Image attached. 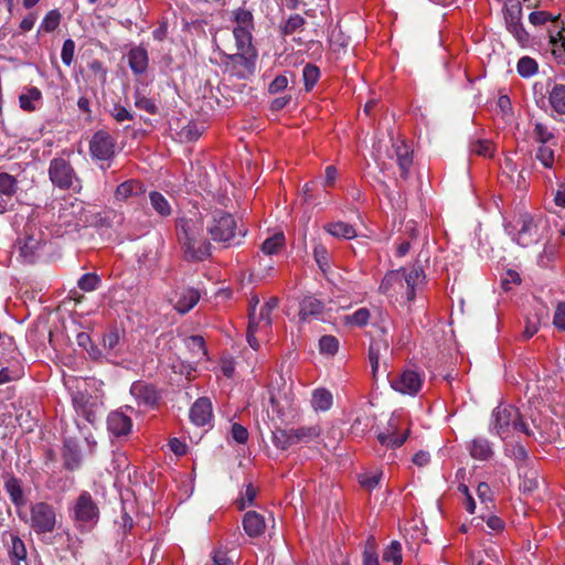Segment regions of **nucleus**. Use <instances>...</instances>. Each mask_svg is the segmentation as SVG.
Returning a JSON list of instances; mask_svg holds the SVG:
<instances>
[{"label":"nucleus","mask_w":565,"mask_h":565,"mask_svg":"<svg viewBox=\"0 0 565 565\" xmlns=\"http://www.w3.org/2000/svg\"><path fill=\"white\" fill-rule=\"evenodd\" d=\"M505 232L521 247L537 245L550 237L551 228L543 214H520L512 223L505 225Z\"/></svg>","instance_id":"nucleus-1"},{"label":"nucleus","mask_w":565,"mask_h":565,"mask_svg":"<svg viewBox=\"0 0 565 565\" xmlns=\"http://www.w3.org/2000/svg\"><path fill=\"white\" fill-rule=\"evenodd\" d=\"M178 235L188 259L203 260L211 254V245L204 234L200 217H182L178 221Z\"/></svg>","instance_id":"nucleus-2"},{"label":"nucleus","mask_w":565,"mask_h":565,"mask_svg":"<svg viewBox=\"0 0 565 565\" xmlns=\"http://www.w3.org/2000/svg\"><path fill=\"white\" fill-rule=\"evenodd\" d=\"M233 35L237 53L231 55V58L246 68H250L256 58V50L252 43V31L254 30L253 14L244 8H238L233 11Z\"/></svg>","instance_id":"nucleus-3"},{"label":"nucleus","mask_w":565,"mask_h":565,"mask_svg":"<svg viewBox=\"0 0 565 565\" xmlns=\"http://www.w3.org/2000/svg\"><path fill=\"white\" fill-rule=\"evenodd\" d=\"M490 430L502 439L515 431L536 438L535 433L522 420L519 409L509 404H501L492 412Z\"/></svg>","instance_id":"nucleus-4"},{"label":"nucleus","mask_w":565,"mask_h":565,"mask_svg":"<svg viewBox=\"0 0 565 565\" xmlns=\"http://www.w3.org/2000/svg\"><path fill=\"white\" fill-rule=\"evenodd\" d=\"M246 228H237L234 217L224 211H214L209 225V233L216 242L239 244L246 235Z\"/></svg>","instance_id":"nucleus-5"},{"label":"nucleus","mask_w":565,"mask_h":565,"mask_svg":"<svg viewBox=\"0 0 565 565\" xmlns=\"http://www.w3.org/2000/svg\"><path fill=\"white\" fill-rule=\"evenodd\" d=\"M504 20L508 31L518 43L525 47L530 44V34L522 23V4L519 0H508L504 6Z\"/></svg>","instance_id":"nucleus-6"},{"label":"nucleus","mask_w":565,"mask_h":565,"mask_svg":"<svg viewBox=\"0 0 565 565\" xmlns=\"http://www.w3.org/2000/svg\"><path fill=\"white\" fill-rule=\"evenodd\" d=\"M56 514L52 505L38 502L31 507L30 526L36 534H45L54 531Z\"/></svg>","instance_id":"nucleus-7"},{"label":"nucleus","mask_w":565,"mask_h":565,"mask_svg":"<svg viewBox=\"0 0 565 565\" xmlns=\"http://www.w3.org/2000/svg\"><path fill=\"white\" fill-rule=\"evenodd\" d=\"M273 311L267 310L262 306L259 311L255 312V306L252 305V308L248 310V327H247V342L254 349L257 350L259 348V343L255 337L256 333H267L268 329L271 326V315Z\"/></svg>","instance_id":"nucleus-8"},{"label":"nucleus","mask_w":565,"mask_h":565,"mask_svg":"<svg viewBox=\"0 0 565 565\" xmlns=\"http://www.w3.org/2000/svg\"><path fill=\"white\" fill-rule=\"evenodd\" d=\"M43 242V233L34 225L28 224L23 237L19 239L20 255L28 263L34 260L35 254Z\"/></svg>","instance_id":"nucleus-9"},{"label":"nucleus","mask_w":565,"mask_h":565,"mask_svg":"<svg viewBox=\"0 0 565 565\" xmlns=\"http://www.w3.org/2000/svg\"><path fill=\"white\" fill-rule=\"evenodd\" d=\"M115 148L116 142L114 138L103 130L95 132L89 142L93 158L100 161L110 160L115 154Z\"/></svg>","instance_id":"nucleus-10"},{"label":"nucleus","mask_w":565,"mask_h":565,"mask_svg":"<svg viewBox=\"0 0 565 565\" xmlns=\"http://www.w3.org/2000/svg\"><path fill=\"white\" fill-rule=\"evenodd\" d=\"M49 174L52 183L61 189L73 186L75 179L71 164L61 158H55L50 163Z\"/></svg>","instance_id":"nucleus-11"},{"label":"nucleus","mask_w":565,"mask_h":565,"mask_svg":"<svg viewBox=\"0 0 565 565\" xmlns=\"http://www.w3.org/2000/svg\"><path fill=\"white\" fill-rule=\"evenodd\" d=\"M423 385V376L414 370H405L395 379L391 380V386L396 392L416 395Z\"/></svg>","instance_id":"nucleus-12"},{"label":"nucleus","mask_w":565,"mask_h":565,"mask_svg":"<svg viewBox=\"0 0 565 565\" xmlns=\"http://www.w3.org/2000/svg\"><path fill=\"white\" fill-rule=\"evenodd\" d=\"M73 406L79 416L92 424L97 419L100 409L98 399L83 392L73 395Z\"/></svg>","instance_id":"nucleus-13"},{"label":"nucleus","mask_w":565,"mask_h":565,"mask_svg":"<svg viewBox=\"0 0 565 565\" xmlns=\"http://www.w3.org/2000/svg\"><path fill=\"white\" fill-rule=\"evenodd\" d=\"M2 542L7 548L8 555L12 565H26V547L18 533L13 531H6L2 534Z\"/></svg>","instance_id":"nucleus-14"},{"label":"nucleus","mask_w":565,"mask_h":565,"mask_svg":"<svg viewBox=\"0 0 565 565\" xmlns=\"http://www.w3.org/2000/svg\"><path fill=\"white\" fill-rule=\"evenodd\" d=\"M74 518L79 523H96L98 519V508L94 503L88 492H83L74 507Z\"/></svg>","instance_id":"nucleus-15"},{"label":"nucleus","mask_w":565,"mask_h":565,"mask_svg":"<svg viewBox=\"0 0 565 565\" xmlns=\"http://www.w3.org/2000/svg\"><path fill=\"white\" fill-rule=\"evenodd\" d=\"M201 294L198 289L186 287L175 291L174 298H171L170 301L178 312L186 313L199 302Z\"/></svg>","instance_id":"nucleus-16"},{"label":"nucleus","mask_w":565,"mask_h":565,"mask_svg":"<svg viewBox=\"0 0 565 565\" xmlns=\"http://www.w3.org/2000/svg\"><path fill=\"white\" fill-rule=\"evenodd\" d=\"M548 319V308L544 303H537L533 308V313H530L525 319V328L523 338H532L540 329L541 324L545 323Z\"/></svg>","instance_id":"nucleus-17"},{"label":"nucleus","mask_w":565,"mask_h":565,"mask_svg":"<svg viewBox=\"0 0 565 565\" xmlns=\"http://www.w3.org/2000/svg\"><path fill=\"white\" fill-rule=\"evenodd\" d=\"M130 394L135 397L138 405L154 406L158 402V393L151 384L142 381L134 382L130 387Z\"/></svg>","instance_id":"nucleus-18"},{"label":"nucleus","mask_w":565,"mask_h":565,"mask_svg":"<svg viewBox=\"0 0 565 565\" xmlns=\"http://www.w3.org/2000/svg\"><path fill=\"white\" fill-rule=\"evenodd\" d=\"M213 417L212 403L209 398H199L190 409V418L196 426H205Z\"/></svg>","instance_id":"nucleus-19"},{"label":"nucleus","mask_w":565,"mask_h":565,"mask_svg":"<svg viewBox=\"0 0 565 565\" xmlns=\"http://www.w3.org/2000/svg\"><path fill=\"white\" fill-rule=\"evenodd\" d=\"M562 154L558 151V145H539L535 149V160L539 161L545 169H555V166L561 161Z\"/></svg>","instance_id":"nucleus-20"},{"label":"nucleus","mask_w":565,"mask_h":565,"mask_svg":"<svg viewBox=\"0 0 565 565\" xmlns=\"http://www.w3.org/2000/svg\"><path fill=\"white\" fill-rule=\"evenodd\" d=\"M398 425H399L398 417L393 415L388 420L386 433H381L377 435V439L381 443V445L386 446L388 448H397V447H401L405 443V440L407 438L406 433L396 436V430H397Z\"/></svg>","instance_id":"nucleus-21"},{"label":"nucleus","mask_w":565,"mask_h":565,"mask_svg":"<svg viewBox=\"0 0 565 565\" xmlns=\"http://www.w3.org/2000/svg\"><path fill=\"white\" fill-rule=\"evenodd\" d=\"M107 427L110 434L120 437L130 433L132 423L129 416L117 411L108 415Z\"/></svg>","instance_id":"nucleus-22"},{"label":"nucleus","mask_w":565,"mask_h":565,"mask_svg":"<svg viewBox=\"0 0 565 565\" xmlns=\"http://www.w3.org/2000/svg\"><path fill=\"white\" fill-rule=\"evenodd\" d=\"M402 277L399 278V288L406 287L407 300L412 301L415 298V287L424 278V273L418 267H412L409 269H399Z\"/></svg>","instance_id":"nucleus-23"},{"label":"nucleus","mask_w":565,"mask_h":565,"mask_svg":"<svg viewBox=\"0 0 565 565\" xmlns=\"http://www.w3.org/2000/svg\"><path fill=\"white\" fill-rule=\"evenodd\" d=\"M243 527L248 536L257 537L265 531V519L262 514L255 511H248L244 514Z\"/></svg>","instance_id":"nucleus-24"},{"label":"nucleus","mask_w":565,"mask_h":565,"mask_svg":"<svg viewBox=\"0 0 565 565\" xmlns=\"http://www.w3.org/2000/svg\"><path fill=\"white\" fill-rule=\"evenodd\" d=\"M323 312V303L315 297L307 296L300 302L299 319L308 321L311 318L318 319Z\"/></svg>","instance_id":"nucleus-25"},{"label":"nucleus","mask_w":565,"mask_h":565,"mask_svg":"<svg viewBox=\"0 0 565 565\" xmlns=\"http://www.w3.org/2000/svg\"><path fill=\"white\" fill-rule=\"evenodd\" d=\"M41 100V90L35 86H30L19 96V106L24 111H34L39 108Z\"/></svg>","instance_id":"nucleus-26"},{"label":"nucleus","mask_w":565,"mask_h":565,"mask_svg":"<svg viewBox=\"0 0 565 565\" xmlns=\"http://www.w3.org/2000/svg\"><path fill=\"white\" fill-rule=\"evenodd\" d=\"M470 456L476 460H488L493 455V449L488 439L478 437L471 440L469 445Z\"/></svg>","instance_id":"nucleus-27"},{"label":"nucleus","mask_w":565,"mask_h":565,"mask_svg":"<svg viewBox=\"0 0 565 565\" xmlns=\"http://www.w3.org/2000/svg\"><path fill=\"white\" fill-rule=\"evenodd\" d=\"M128 63L135 74H142L148 67V53L143 47H134L128 53Z\"/></svg>","instance_id":"nucleus-28"},{"label":"nucleus","mask_w":565,"mask_h":565,"mask_svg":"<svg viewBox=\"0 0 565 565\" xmlns=\"http://www.w3.org/2000/svg\"><path fill=\"white\" fill-rule=\"evenodd\" d=\"M547 93L552 109L559 115H565V85L553 84Z\"/></svg>","instance_id":"nucleus-29"},{"label":"nucleus","mask_w":565,"mask_h":565,"mask_svg":"<svg viewBox=\"0 0 565 565\" xmlns=\"http://www.w3.org/2000/svg\"><path fill=\"white\" fill-rule=\"evenodd\" d=\"M552 53L559 64H565V34L563 31L548 30Z\"/></svg>","instance_id":"nucleus-30"},{"label":"nucleus","mask_w":565,"mask_h":565,"mask_svg":"<svg viewBox=\"0 0 565 565\" xmlns=\"http://www.w3.org/2000/svg\"><path fill=\"white\" fill-rule=\"evenodd\" d=\"M393 148L395 151L397 164L401 170V177L407 178L408 170L413 162L409 147L404 143V141H402L401 143L394 145Z\"/></svg>","instance_id":"nucleus-31"},{"label":"nucleus","mask_w":565,"mask_h":565,"mask_svg":"<svg viewBox=\"0 0 565 565\" xmlns=\"http://www.w3.org/2000/svg\"><path fill=\"white\" fill-rule=\"evenodd\" d=\"M533 126V139L537 146L557 143L555 132L548 126L541 121H535Z\"/></svg>","instance_id":"nucleus-32"},{"label":"nucleus","mask_w":565,"mask_h":565,"mask_svg":"<svg viewBox=\"0 0 565 565\" xmlns=\"http://www.w3.org/2000/svg\"><path fill=\"white\" fill-rule=\"evenodd\" d=\"M333 404V396L330 391L326 388H316L312 392L311 405L315 411L326 412L331 408Z\"/></svg>","instance_id":"nucleus-33"},{"label":"nucleus","mask_w":565,"mask_h":565,"mask_svg":"<svg viewBox=\"0 0 565 565\" xmlns=\"http://www.w3.org/2000/svg\"><path fill=\"white\" fill-rule=\"evenodd\" d=\"M326 231L334 237L351 239L356 236L355 228L344 222H332L324 226Z\"/></svg>","instance_id":"nucleus-34"},{"label":"nucleus","mask_w":565,"mask_h":565,"mask_svg":"<svg viewBox=\"0 0 565 565\" xmlns=\"http://www.w3.org/2000/svg\"><path fill=\"white\" fill-rule=\"evenodd\" d=\"M149 201L151 207L161 217H168L172 213V207L167 198L160 192L152 191L149 193Z\"/></svg>","instance_id":"nucleus-35"},{"label":"nucleus","mask_w":565,"mask_h":565,"mask_svg":"<svg viewBox=\"0 0 565 565\" xmlns=\"http://www.w3.org/2000/svg\"><path fill=\"white\" fill-rule=\"evenodd\" d=\"M4 489L8 492V494L10 495V499L15 507H22L25 504V498L23 494V490H22L20 481L17 478H14V477L8 478L4 481Z\"/></svg>","instance_id":"nucleus-36"},{"label":"nucleus","mask_w":565,"mask_h":565,"mask_svg":"<svg viewBox=\"0 0 565 565\" xmlns=\"http://www.w3.org/2000/svg\"><path fill=\"white\" fill-rule=\"evenodd\" d=\"M388 350V343L385 340H376L372 341L369 348V360L372 367V374L375 377L377 370H379V363H380V356L382 352H386Z\"/></svg>","instance_id":"nucleus-37"},{"label":"nucleus","mask_w":565,"mask_h":565,"mask_svg":"<svg viewBox=\"0 0 565 565\" xmlns=\"http://www.w3.org/2000/svg\"><path fill=\"white\" fill-rule=\"evenodd\" d=\"M64 465L68 470L77 469L81 465V451L72 441L64 444L63 450Z\"/></svg>","instance_id":"nucleus-38"},{"label":"nucleus","mask_w":565,"mask_h":565,"mask_svg":"<svg viewBox=\"0 0 565 565\" xmlns=\"http://www.w3.org/2000/svg\"><path fill=\"white\" fill-rule=\"evenodd\" d=\"M186 349L195 361H202L206 356L204 340L200 335H191L184 340Z\"/></svg>","instance_id":"nucleus-39"},{"label":"nucleus","mask_w":565,"mask_h":565,"mask_svg":"<svg viewBox=\"0 0 565 565\" xmlns=\"http://www.w3.org/2000/svg\"><path fill=\"white\" fill-rule=\"evenodd\" d=\"M121 339L119 332L110 330L103 337V348L110 355H117L121 351Z\"/></svg>","instance_id":"nucleus-40"},{"label":"nucleus","mask_w":565,"mask_h":565,"mask_svg":"<svg viewBox=\"0 0 565 565\" xmlns=\"http://www.w3.org/2000/svg\"><path fill=\"white\" fill-rule=\"evenodd\" d=\"M273 444L276 448L286 450L296 445L292 428L291 429H277L273 433Z\"/></svg>","instance_id":"nucleus-41"},{"label":"nucleus","mask_w":565,"mask_h":565,"mask_svg":"<svg viewBox=\"0 0 565 565\" xmlns=\"http://www.w3.org/2000/svg\"><path fill=\"white\" fill-rule=\"evenodd\" d=\"M532 423L539 430L540 438L543 441H552L558 435L557 424H554L550 420H540V423H536L535 419H533Z\"/></svg>","instance_id":"nucleus-42"},{"label":"nucleus","mask_w":565,"mask_h":565,"mask_svg":"<svg viewBox=\"0 0 565 565\" xmlns=\"http://www.w3.org/2000/svg\"><path fill=\"white\" fill-rule=\"evenodd\" d=\"M295 443L308 444L320 436V428L318 426L292 428Z\"/></svg>","instance_id":"nucleus-43"},{"label":"nucleus","mask_w":565,"mask_h":565,"mask_svg":"<svg viewBox=\"0 0 565 565\" xmlns=\"http://www.w3.org/2000/svg\"><path fill=\"white\" fill-rule=\"evenodd\" d=\"M383 561L393 565H402V544L398 541H392L383 551Z\"/></svg>","instance_id":"nucleus-44"},{"label":"nucleus","mask_w":565,"mask_h":565,"mask_svg":"<svg viewBox=\"0 0 565 565\" xmlns=\"http://www.w3.org/2000/svg\"><path fill=\"white\" fill-rule=\"evenodd\" d=\"M139 192H141V184L137 181L130 180L119 184L115 195L117 200L125 201Z\"/></svg>","instance_id":"nucleus-45"},{"label":"nucleus","mask_w":565,"mask_h":565,"mask_svg":"<svg viewBox=\"0 0 565 565\" xmlns=\"http://www.w3.org/2000/svg\"><path fill=\"white\" fill-rule=\"evenodd\" d=\"M516 70L520 76L527 78L537 73L539 65L534 58L530 56H523L519 60Z\"/></svg>","instance_id":"nucleus-46"},{"label":"nucleus","mask_w":565,"mask_h":565,"mask_svg":"<svg viewBox=\"0 0 565 565\" xmlns=\"http://www.w3.org/2000/svg\"><path fill=\"white\" fill-rule=\"evenodd\" d=\"M61 18L62 15L58 10L49 11L42 20L38 32H53L60 25Z\"/></svg>","instance_id":"nucleus-47"},{"label":"nucleus","mask_w":565,"mask_h":565,"mask_svg":"<svg viewBox=\"0 0 565 565\" xmlns=\"http://www.w3.org/2000/svg\"><path fill=\"white\" fill-rule=\"evenodd\" d=\"M18 183L13 175L0 173V194L3 196H13L17 192Z\"/></svg>","instance_id":"nucleus-48"},{"label":"nucleus","mask_w":565,"mask_h":565,"mask_svg":"<svg viewBox=\"0 0 565 565\" xmlns=\"http://www.w3.org/2000/svg\"><path fill=\"white\" fill-rule=\"evenodd\" d=\"M363 565H380L374 537H369L363 552Z\"/></svg>","instance_id":"nucleus-49"},{"label":"nucleus","mask_w":565,"mask_h":565,"mask_svg":"<svg viewBox=\"0 0 565 565\" xmlns=\"http://www.w3.org/2000/svg\"><path fill=\"white\" fill-rule=\"evenodd\" d=\"M382 476V471L379 470L367 471L359 476V482L363 488L372 490L380 484Z\"/></svg>","instance_id":"nucleus-50"},{"label":"nucleus","mask_w":565,"mask_h":565,"mask_svg":"<svg viewBox=\"0 0 565 565\" xmlns=\"http://www.w3.org/2000/svg\"><path fill=\"white\" fill-rule=\"evenodd\" d=\"M558 17L546 11H533L529 15V21L534 26H542L547 23H556Z\"/></svg>","instance_id":"nucleus-51"},{"label":"nucleus","mask_w":565,"mask_h":565,"mask_svg":"<svg viewBox=\"0 0 565 565\" xmlns=\"http://www.w3.org/2000/svg\"><path fill=\"white\" fill-rule=\"evenodd\" d=\"M320 76V71L312 64H307L302 70V77L307 90H311L317 84Z\"/></svg>","instance_id":"nucleus-52"},{"label":"nucleus","mask_w":565,"mask_h":565,"mask_svg":"<svg viewBox=\"0 0 565 565\" xmlns=\"http://www.w3.org/2000/svg\"><path fill=\"white\" fill-rule=\"evenodd\" d=\"M401 277V270H392L387 273L380 285L381 292L388 294L392 288L399 287Z\"/></svg>","instance_id":"nucleus-53"},{"label":"nucleus","mask_w":565,"mask_h":565,"mask_svg":"<svg viewBox=\"0 0 565 565\" xmlns=\"http://www.w3.org/2000/svg\"><path fill=\"white\" fill-rule=\"evenodd\" d=\"M285 237L281 233L268 237L262 245V250L267 255H273L282 246Z\"/></svg>","instance_id":"nucleus-54"},{"label":"nucleus","mask_w":565,"mask_h":565,"mask_svg":"<svg viewBox=\"0 0 565 565\" xmlns=\"http://www.w3.org/2000/svg\"><path fill=\"white\" fill-rule=\"evenodd\" d=\"M99 284L100 278L94 273L83 275L77 282L78 287L86 292L96 290L99 287Z\"/></svg>","instance_id":"nucleus-55"},{"label":"nucleus","mask_w":565,"mask_h":565,"mask_svg":"<svg viewBox=\"0 0 565 565\" xmlns=\"http://www.w3.org/2000/svg\"><path fill=\"white\" fill-rule=\"evenodd\" d=\"M135 106L138 109L145 110L150 115H154L158 111V107L153 99L148 98L145 95H141L139 92L135 94Z\"/></svg>","instance_id":"nucleus-56"},{"label":"nucleus","mask_w":565,"mask_h":565,"mask_svg":"<svg viewBox=\"0 0 565 565\" xmlns=\"http://www.w3.org/2000/svg\"><path fill=\"white\" fill-rule=\"evenodd\" d=\"M542 243L543 250L537 256V264L541 267H545L554 258L556 248L555 245L550 242V237Z\"/></svg>","instance_id":"nucleus-57"},{"label":"nucleus","mask_w":565,"mask_h":565,"mask_svg":"<svg viewBox=\"0 0 565 565\" xmlns=\"http://www.w3.org/2000/svg\"><path fill=\"white\" fill-rule=\"evenodd\" d=\"M320 352L328 355H334L339 350V341L333 335H323L319 341Z\"/></svg>","instance_id":"nucleus-58"},{"label":"nucleus","mask_w":565,"mask_h":565,"mask_svg":"<svg viewBox=\"0 0 565 565\" xmlns=\"http://www.w3.org/2000/svg\"><path fill=\"white\" fill-rule=\"evenodd\" d=\"M370 319V312L366 308H360L352 315L345 317V322L358 327H363Z\"/></svg>","instance_id":"nucleus-59"},{"label":"nucleus","mask_w":565,"mask_h":565,"mask_svg":"<svg viewBox=\"0 0 565 565\" xmlns=\"http://www.w3.org/2000/svg\"><path fill=\"white\" fill-rule=\"evenodd\" d=\"M470 150L472 153L491 157L492 156V145L488 140H477L471 143Z\"/></svg>","instance_id":"nucleus-60"},{"label":"nucleus","mask_w":565,"mask_h":565,"mask_svg":"<svg viewBox=\"0 0 565 565\" xmlns=\"http://www.w3.org/2000/svg\"><path fill=\"white\" fill-rule=\"evenodd\" d=\"M75 53V42L72 39H67L64 41L61 52V58L63 63L70 66L73 62Z\"/></svg>","instance_id":"nucleus-61"},{"label":"nucleus","mask_w":565,"mask_h":565,"mask_svg":"<svg viewBox=\"0 0 565 565\" xmlns=\"http://www.w3.org/2000/svg\"><path fill=\"white\" fill-rule=\"evenodd\" d=\"M553 324L562 330L565 331V302H559L556 307L554 318H553Z\"/></svg>","instance_id":"nucleus-62"},{"label":"nucleus","mask_w":565,"mask_h":565,"mask_svg":"<svg viewBox=\"0 0 565 565\" xmlns=\"http://www.w3.org/2000/svg\"><path fill=\"white\" fill-rule=\"evenodd\" d=\"M232 437L235 441L238 444H244L248 439V431L247 429L239 425V424H233L232 430H231Z\"/></svg>","instance_id":"nucleus-63"},{"label":"nucleus","mask_w":565,"mask_h":565,"mask_svg":"<svg viewBox=\"0 0 565 565\" xmlns=\"http://www.w3.org/2000/svg\"><path fill=\"white\" fill-rule=\"evenodd\" d=\"M111 114L118 122L134 119V115L121 105H115Z\"/></svg>","instance_id":"nucleus-64"}]
</instances>
